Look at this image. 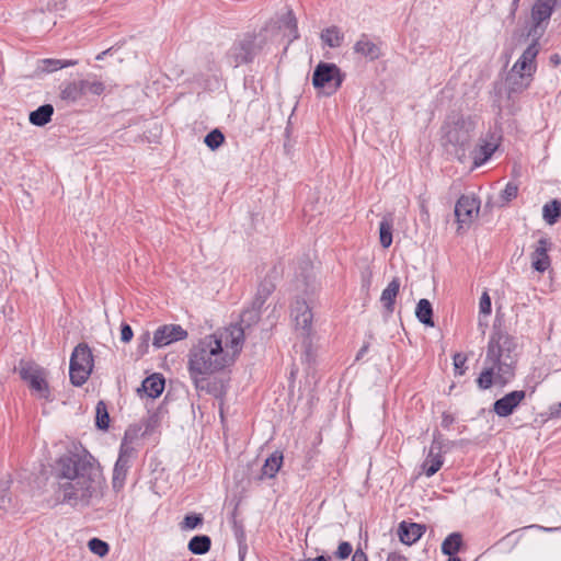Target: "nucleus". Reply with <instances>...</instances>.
<instances>
[{"instance_id": "55", "label": "nucleus", "mask_w": 561, "mask_h": 561, "mask_svg": "<svg viewBox=\"0 0 561 561\" xmlns=\"http://www.w3.org/2000/svg\"><path fill=\"white\" fill-rule=\"evenodd\" d=\"M304 561H328V560L323 556H319L317 558L307 559V560H304Z\"/></svg>"}, {"instance_id": "31", "label": "nucleus", "mask_w": 561, "mask_h": 561, "mask_svg": "<svg viewBox=\"0 0 561 561\" xmlns=\"http://www.w3.org/2000/svg\"><path fill=\"white\" fill-rule=\"evenodd\" d=\"M320 38L330 48H337L344 41V34L337 26H330L321 32Z\"/></svg>"}, {"instance_id": "39", "label": "nucleus", "mask_w": 561, "mask_h": 561, "mask_svg": "<svg viewBox=\"0 0 561 561\" xmlns=\"http://www.w3.org/2000/svg\"><path fill=\"white\" fill-rule=\"evenodd\" d=\"M224 140V134L219 129H214L206 135L204 142L209 149L216 150L222 145Z\"/></svg>"}, {"instance_id": "12", "label": "nucleus", "mask_w": 561, "mask_h": 561, "mask_svg": "<svg viewBox=\"0 0 561 561\" xmlns=\"http://www.w3.org/2000/svg\"><path fill=\"white\" fill-rule=\"evenodd\" d=\"M265 27H271L273 30V44L278 39L280 35L288 38L289 43L299 36L297 20L290 10L283 14L277 22L268 23Z\"/></svg>"}, {"instance_id": "50", "label": "nucleus", "mask_w": 561, "mask_h": 561, "mask_svg": "<svg viewBox=\"0 0 561 561\" xmlns=\"http://www.w3.org/2000/svg\"><path fill=\"white\" fill-rule=\"evenodd\" d=\"M405 560H407L405 557L399 552H390L386 559V561H405Z\"/></svg>"}, {"instance_id": "1", "label": "nucleus", "mask_w": 561, "mask_h": 561, "mask_svg": "<svg viewBox=\"0 0 561 561\" xmlns=\"http://www.w3.org/2000/svg\"><path fill=\"white\" fill-rule=\"evenodd\" d=\"M243 344L244 331L240 325L217 329L193 343L186 356V369L195 390L222 400L228 380L217 375L236 363Z\"/></svg>"}, {"instance_id": "37", "label": "nucleus", "mask_w": 561, "mask_h": 561, "mask_svg": "<svg viewBox=\"0 0 561 561\" xmlns=\"http://www.w3.org/2000/svg\"><path fill=\"white\" fill-rule=\"evenodd\" d=\"M95 424L100 430H107L110 425V415L107 407L103 401H99L95 407Z\"/></svg>"}, {"instance_id": "17", "label": "nucleus", "mask_w": 561, "mask_h": 561, "mask_svg": "<svg viewBox=\"0 0 561 561\" xmlns=\"http://www.w3.org/2000/svg\"><path fill=\"white\" fill-rule=\"evenodd\" d=\"M550 245L551 244L547 238H540L537 241L535 249L530 254L531 267L535 271L543 273L550 267L551 261L548 255Z\"/></svg>"}, {"instance_id": "6", "label": "nucleus", "mask_w": 561, "mask_h": 561, "mask_svg": "<svg viewBox=\"0 0 561 561\" xmlns=\"http://www.w3.org/2000/svg\"><path fill=\"white\" fill-rule=\"evenodd\" d=\"M93 369V355L87 344H79L75 347L69 366L70 381L73 386H82Z\"/></svg>"}, {"instance_id": "24", "label": "nucleus", "mask_w": 561, "mask_h": 561, "mask_svg": "<svg viewBox=\"0 0 561 561\" xmlns=\"http://www.w3.org/2000/svg\"><path fill=\"white\" fill-rule=\"evenodd\" d=\"M283 465V455L278 451L273 453L264 462L261 474L259 476V480H263L264 478H274L276 473L279 471Z\"/></svg>"}, {"instance_id": "22", "label": "nucleus", "mask_w": 561, "mask_h": 561, "mask_svg": "<svg viewBox=\"0 0 561 561\" xmlns=\"http://www.w3.org/2000/svg\"><path fill=\"white\" fill-rule=\"evenodd\" d=\"M533 81V78L529 77V73L526 76L514 73L508 71L505 80V85L507 87L508 95L520 93L526 90Z\"/></svg>"}, {"instance_id": "16", "label": "nucleus", "mask_w": 561, "mask_h": 561, "mask_svg": "<svg viewBox=\"0 0 561 561\" xmlns=\"http://www.w3.org/2000/svg\"><path fill=\"white\" fill-rule=\"evenodd\" d=\"M442 442L438 436L434 435L433 443L428 449L427 456L422 465V469L426 477L434 476L443 466Z\"/></svg>"}, {"instance_id": "33", "label": "nucleus", "mask_w": 561, "mask_h": 561, "mask_svg": "<svg viewBox=\"0 0 561 561\" xmlns=\"http://www.w3.org/2000/svg\"><path fill=\"white\" fill-rule=\"evenodd\" d=\"M415 316L421 323L428 327H434V322L432 319L433 308L427 299L423 298L417 302Z\"/></svg>"}, {"instance_id": "9", "label": "nucleus", "mask_w": 561, "mask_h": 561, "mask_svg": "<svg viewBox=\"0 0 561 561\" xmlns=\"http://www.w3.org/2000/svg\"><path fill=\"white\" fill-rule=\"evenodd\" d=\"M20 376L39 398L47 399L49 397V388L44 369L27 363L21 367Z\"/></svg>"}, {"instance_id": "51", "label": "nucleus", "mask_w": 561, "mask_h": 561, "mask_svg": "<svg viewBox=\"0 0 561 561\" xmlns=\"http://www.w3.org/2000/svg\"><path fill=\"white\" fill-rule=\"evenodd\" d=\"M453 422H454V417L450 414H448V413L443 414V417H442V426L443 427H446V428L449 427L453 424Z\"/></svg>"}, {"instance_id": "45", "label": "nucleus", "mask_w": 561, "mask_h": 561, "mask_svg": "<svg viewBox=\"0 0 561 561\" xmlns=\"http://www.w3.org/2000/svg\"><path fill=\"white\" fill-rule=\"evenodd\" d=\"M454 367H455V373L457 375H463L465 374V370H466V362H467V357L461 354V353H456L454 355Z\"/></svg>"}, {"instance_id": "48", "label": "nucleus", "mask_w": 561, "mask_h": 561, "mask_svg": "<svg viewBox=\"0 0 561 561\" xmlns=\"http://www.w3.org/2000/svg\"><path fill=\"white\" fill-rule=\"evenodd\" d=\"M133 335H134V333H133L130 325H128L126 323L122 324L121 341L124 343H128L131 341Z\"/></svg>"}, {"instance_id": "36", "label": "nucleus", "mask_w": 561, "mask_h": 561, "mask_svg": "<svg viewBox=\"0 0 561 561\" xmlns=\"http://www.w3.org/2000/svg\"><path fill=\"white\" fill-rule=\"evenodd\" d=\"M379 240L385 249L392 243V221L388 218H383L379 224Z\"/></svg>"}, {"instance_id": "41", "label": "nucleus", "mask_w": 561, "mask_h": 561, "mask_svg": "<svg viewBox=\"0 0 561 561\" xmlns=\"http://www.w3.org/2000/svg\"><path fill=\"white\" fill-rule=\"evenodd\" d=\"M88 546L89 549L99 557H104L108 552V545L99 538H92Z\"/></svg>"}, {"instance_id": "2", "label": "nucleus", "mask_w": 561, "mask_h": 561, "mask_svg": "<svg viewBox=\"0 0 561 561\" xmlns=\"http://www.w3.org/2000/svg\"><path fill=\"white\" fill-rule=\"evenodd\" d=\"M58 493L61 502L72 507L88 506L98 497L103 479L99 468L88 457L67 455L56 465Z\"/></svg>"}, {"instance_id": "13", "label": "nucleus", "mask_w": 561, "mask_h": 561, "mask_svg": "<svg viewBox=\"0 0 561 561\" xmlns=\"http://www.w3.org/2000/svg\"><path fill=\"white\" fill-rule=\"evenodd\" d=\"M188 336L187 331L180 324H164L153 333L152 344L157 348L183 341Z\"/></svg>"}, {"instance_id": "29", "label": "nucleus", "mask_w": 561, "mask_h": 561, "mask_svg": "<svg viewBox=\"0 0 561 561\" xmlns=\"http://www.w3.org/2000/svg\"><path fill=\"white\" fill-rule=\"evenodd\" d=\"M54 107L50 104H44L30 113L28 121L34 126H45L51 121Z\"/></svg>"}, {"instance_id": "8", "label": "nucleus", "mask_w": 561, "mask_h": 561, "mask_svg": "<svg viewBox=\"0 0 561 561\" xmlns=\"http://www.w3.org/2000/svg\"><path fill=\"white\" fill-rule=\"evenodd\" d=\"M501 144V135L496 131H489L479 139L478 145L471 151L473 168L483 165L497 150Z\"/></svg>"}, {"instance_id": "53", "label": "nucleus", "mask_w": 561, "mask_h": 561, "mask_svg": "<svg viewBox=\"0 0 561 561\" xmlns=\"http://www.w3.org/2000/svg\"><path fill=\"white\" fill-rule=\"evenodd\" d=\"M111 50H112V48H108V49H106V50L101 51L99 55H96V57H95V58H96V60H103V59H104V57H105L107 54H110V53H111Z\"/></svg>"}, {"instance_id": "18", "label": "nucleus", "mask_w": 561, "mask_h": 561, "mask_svg": "<svg viewBox=\"0 0 561 561\" xmlns=\"http://www.w3.org/2000/svg\"><path fill=\"white\" fill-rule=\"evenodd\" d=\"M354 53L373 61L381 56V48L379 44L363 34L354 45Z\"/></svg>"}, {"instance_id": "47", "label": "nucleus", "mask_w": 561, "mask_h": 561, "mask_svg": "<svg viewBox=\"0 0 561 561\" xmlns=\"http://www.w3.org/2000/svg\"><path fill=\"white\" fill-rule=\"evenodd\" d=\"M352 550H353V548H352L351 543L347 541H343L339 545L335 556H336V558L344 560L350 557V554L352 553Z\"/></svg>"}, {"instance_id": "11", "label": "nucleus", "mask_w": 561, "mask_h": 561, "mask_svg": "<svg viewBox=\"0 0 561 561\" xmlns=\"http://www.w3.org/2000/svg\"><path fill=\"white\" fill-rule=\"evenodd\" d=\"M290 316L295 323V329L299 331L302 336H309L312 331L313 314L307 301L296 299L291 306Z\"/></svg>"}, {"instance_id": "42", "label": "nucleus", "mask_w": 561, "mask_h": 561, "mask_svg": "<svg viewBox=\"0 0 561 561\" xmlns=\"http://www.w3.org/2000/svg\"><path fill=\"white\" fill-rule=\"evenodd\" d=\"M137 456V446L127 444L126 442L121 443L118 457L127 459L133 462Z\"/></svg>"}, {"instance_id": "7", "label": "nucleus", "mask_w": 561, "mask_h": 561, "mask_svg": "<svg viewBox=\"0 0 561 561\" xmlns=\"http://www.w3.org/2000/svg\"><path fill=\"white\" fill-rule=\"evenodd\" d=\"M344 80L341 69L331 62H320L312 75V84L317 89H327V94L336 92Z\"/></svg>"}, {"instance_id": "56", "label": "nucleus", "mask_w": 561, "mask_h": 561, "mask_svg": "<svg viewBox=\"0 0 561 561\" xmlns=\"http://www.w3.org/2000/svg\"><path fill=\"white\" fill-rule=\"evenodd\" d=\"M54 24H55V21H50V20H49V21H47V23H46V25H45V28H49V27H51V25H54Z\"/></svg>"}, {"instance_id": "21", "label": "nucleus", "mask_w": 561, "mask_h": 561, "mask_svg": "<svg viewBox=\"0 0 561 561\" xmlns=\"http://www.w3.org/2000/svg\"><path fill=\"white\" fill-rule=\"evenodd\" d=\"M264 305V299L261 297H255L252 307L250 309L244 310L240 316V322L234 323L233 325H240L243 331L249 328L252 323H256L260 320L261 309Z\"/></svg>"}, {"instance_id": "15", "label": "nucleus", "mask_w": 561, "mask_h": 561, "mask_svg": "<svg viewBox=\"0 0 561 561\" xmlns=\"http://www.w3.org/2000/svg\"><path fill=\"white\" fill-rule=\"evenodd\" d=\"M525 398L524 390L511 391L493 403V412L500 417H507L514 413Z\"/></svg>"}, {"instance_id": "58", "label": "nucleus", "mask_w": 561, "mask_h": 561, "mask_svg": "<svg viewBox=\"0 0 561 561\" xmlns=\"http://www.w3.org/2000/svg\"><path fill=\"white\" fill-rule=\"evenodd\" d=\"M448 561H461L458 557L451 556Z\"/></svg>"}, {"instance_id": "49", "label": "nucleus", "mask_w": 561, "mask_h": 561, "mask_svg": "<svg viewBox=\"0 0 561 561\" xmlns=\"http://www.w3.org/2000/svg\"><path fill=\"white\" fill-rule=\"evenodd\" d=\"M272 290L273 286L271 284L261 285L257 290L256 297H261V299H264L265 301L266 298L271 295Z\"/></svg>"}, {"instance_id": "38", "label": "nucleus", "mask_w": 561, "mask_h": 561, "mask_svg": "<svg viewBox=\"0 0 561 561\" xmlns=\"http://www.w3.org/2000/svg\"><path fill=\"white\" fill-rule=\"evenodd\" d=\"M144 432L140 425L131 424L125 431L124 437L122 442H126L127 444L138 446L140 438L142 437Z\"/></svg>"}, {"instance_id": "25", "label": "nucleus", "mask_w": 561, "mask_h": 561, "mask_svg": "<svg viewBox=\"0 0 561 561\" xmlns=\"http://www.w3.org/2000/svg\"><path fill=\"white\" fill-rule=\"evenodd\" d=\"M78 81L84 98L88 95L100 96L105 92V83L99 80L95 76Z\"/></svg>"}, {"instance_id": "27", "label": "nucleus", "mask_w": 561, "mask_h": 561, "mask_svg": "<svg viewBox=\"0 0 561 561\" xmlns=\"http://www.w3.org/2000/svg\"><path fill=\"white\" fill-rule=\"evenodd\" d=\"M78 64L77 60H62V59H41L37 64V71L42 73H50L57 71L62 68L76 66Z\"/></svg>"}, {"instance_id": "5", "label": "nucleus", "mask_w": 561, "mask_h": 561, "mask_svg": "<svg viewBox=\"0 0 561 561\" xmlns=\"http://www.w3.org/2000/svg\"><path fill=\"white\" fill-rule=\"evenodd\" d=\"M272 32L271 27H263L259 33H248L236 41L227 53L229 65L239 67L252 62L256 56L268 51L273 45Z\"/></svg>"}, {"instance_id": "19", "label": "nucleus", "mask_w": 561, "mask_h": 561, "mask_svg": "<svg viewBox=\"0 0 561 561\" xmlns=\"http://www.w3.org/2000/svg\"><path fill=\"white\" fill-rule=\"evenodd\" d=\"M553 0H537L531 9V20L534 23V32L540 27L543 22H547L553 12Z\"/></svg>"}, {"instance_id": "44", "label": "nucleus", "mask_w": 561, "mask_h": 561, "mask_svg": "<svg viewBox=\"0 0 561 561\" xmlns=\"http://www.w3.org/2000/svg\"><path fill=\"white\" fill-rule=\"evenodd\" d=\"M8 492L9 486L7 484L0 489V510L4 512L13 508L12 499Z\"/></svg>"}, {"instance_id": "43", "label": "nucleus", "mask_w": 561, "mask_h": 561, "mask_svg": "<svg viewBox=\"0 0 561 561\" xmlns=\"http://www.w3.org/2000/svg\"><path fill=\"white\" fill-rule=\"evenodd\" d=\"M518 194V185L513 182H508L505 186V188L501 193V199L504 203H510L511 201L515 199Z\"/></svg>"}, {"instance_id": "26", "label": "nucleus", "mask_w": 561, "mask_h": 561, "mask_svg": "<svg viewBox=\"0 0 561 561\" xmlns=\"http://www.w3.org/2000/svg\"><path fill=\"white\" fill-rule=\"evenodd\" d=\"M142 390L150 398H158L164 389V379L159 374H153L142 381Z\"/></svg>"}, {"instance_id": "40", "label": "nucleus", "mask_w": 561, "mask_h": 561, "mask_svg": "<svg viewBox=\"0 0 561 561\" xmlns=\"http://www.w3.org/2000/svg\"><path fill=\"white\" fill-rule=\"evenodd\" d=\"M203 524V516L201 514H188L180 524L182 530H192Z\"/></svg>"}, {"instance_id": "10", "label": "nucleus", "mask_w": 561, "mask_h": 561, "mask_svg": "<svg viewBox=\"0 0 561 561\" xmlns=\"http://www.w3.org/2000/svg\"><path fill=\"white\" fill-rule=\"evenodd\" d=\"M480 201L474 195H461L455 206L456 220L459 229L469 226L478 217Z\"/></svg>"}, {"instance_id": "14", "label": "nucleus", "mask_w": 561, "mask_h": 561, "mask_svg": "<svg viewBox=\"0 0 561 561\" xmlns=\"http://www.w3.org/2000/svg\"><path fill=\"white\" fill-rule=\"evenodd\" d=\"M539 53L538 41L535 39L516 60L510 71L533 78L536 71V57Z\"/></svg>"}, {"instance_id": "57", "label": "nucleus", "mask_w": 561, "mask_h": 561, "mask_svg": "<svg viewBox=\"0 0 561 561\" xmlns=\"http://www.w3.org/2000/svg\"><path fill=\"white\" fill-rule=\"evenodd\" d=\"M366 350H367V346H364V347L359 351V353H358V355H357V358H358L359 356H362V355L366 352Z\"/></svg>"}, {"instance_id": "30", "label": "nucleus", "mask_w": 561, "mask_h": 561, "mask_svg": "<svg viewBox=\"0 0 561 561\" xmlns=\"http://www.w3.org/2000/svg\"><path fill=\"white\" fill-rule=\"evenodd\" d=\"M79 81H71L60 89V99L67 103H77L83 99Z\"/></svg>"}, {"instance_id": "52", "label": "nucleus", "mask_w": 561, "mask_h": 561, "mask_svg": "<svg viewBox=\"0 0 561 561\" xmlns=\"http://www.w3.org/2000/svg\"><path fill=\"white\" fill-rule=\"evenodd\" d=\"M352 561H367V557L362 550H356L353 554Z\"/></svg>"}, {"instance_id": "20", "label": "nucleus", "mask_w": 561, "mask_h": 561, "mask_svg": "<svg viewBox=\"0 0 561 561\" xmlns=\"http://www.w3.org/2000/svg\"><path fill=\"white\" fill-rule=\"evenodd\" d=\"M425 531V526L416 523L402 522L399 525L398 535L404 545H413Z\"/></svg>"}, {"instance_id": "4", "label": "nucleus", "mask_w": 561, "mask_h": 561, "mask_svg": "<svg viewBox=\"0 0 561 561\" xmlns=\"http://www.w3.org/2000/svg\"><path fill=\"white\" fill-rule=\"evenodd\" d=\"M478 119L474 116H448L442 126V145L455 153L459 161L467 157V150L476 134Z\"/></svg>"}, {"instance_id": "34", "label": "nucleus", "mask_w": 561, "mask_h": 561, "mask_svg": "<svg viewBox=\"0 0 561 561\" xmlns=\"http://www.w3.org/2000/svg\"><path fill=\"white\" fill-rule=\"evenodd\" d=\"M542 217L548 225H554L561 217V202L553 199L542 207Z\"/></svg>"}, {"instance_id": "46", "label": "nucleus", "mask_w": 561, "mask_h": 561, "mask_svg": "<svg viewBox=\"0 0 561 561\" xmlns=\"http://www.w3.org/2000/svg\"><path fill=\"white\" fill-rule=\"evenodd\" d=\"M480 313L489 316L491 313V298L486 291H484L479 302Z\"/></svg>"}, {"instance_id": "54", "label": "nucleus", "mask_w": 561, "mask_h": 561, "mask_svg": "<svg viewBox=\"0 0 561 561\" xmlns=\"http://www.w3.org/2000/svg\"><path fill=\"white\" fill-rule=\"evenodd\" d=\"M533 527H538L539 529H542V530L549 531V533L556 531V530L559 529V528H556V527H541V526H536V525L530 526V528H533Z\"/></svg>"}, {"instance_id": "28", "label": "nucleus", "mask_w": 561, "mask_h": 561, "mask_svg": "<svg viewBox=\"0 0 561 561\" xmlns=\"http://www.w3.org/2000/svg\"><path fill=\"white\" fill-rule=\"evenodd\" d=\"M131 466V461L118 457L113 470V488L119 490L124 486L127 472Z\"/></svg>"}, {"instance_id": "32", "label": "nucleus", "mask_w": 561, "mask_h": 561, "mask_svg": "<svg viewBox=\"0 0 561 561\" xmlns=\"http://www.w3.org/2000/svg\"><path fill=\"white\" fill-rule=\"evenodd\" d=\"M462 546V536L460 533H451L442 543V552L446 556H455Z\"/></svg>"}, {"instance_id": "3", "label": "nucleus", "mask_w": 561, "mask_h": 561, "mask_svg": "<svg viewBox=\"0 0 561 561\" xmlns=\"http://www.w3.org/2000/svg\"><path fill=\"white\" fill-rule=\"evenodd\" d=\"M516 343L512 336L502 331H494L488 344L483 369L477 379L481 390L490 389L493 385L504 387L515 376Z\"/></svg>"}, {"instance_id": "23", "label": "nucleus", "mask_w": 561, "mask_h": 561, "mask_svg": "<svg viewBox=\"0 0 561 561\" xmlns=\"http://www.w3.org/2000/svg\"><path fill=\"white\" fill-rule=\"evenodd\" d=\"M400 290L399 278H393L388 286L382 290L380 296V302L388 313H392L394 310L396 298Z\"/></svg>"}, {"instance_id": "35", "label": "nucleus", "mask_w": 561, "mask_h": 561, "mask_svg": "<svg viewBox=\"0 0 561 561\" xmlns=\"http://www.w3.org/2000/svg\"><path fill=\"white\" fill-rule=\"evenodd\" d=\"M210 538L206 535L194 536L188 542V550L194 554H205L210 549Z\"/></svg>"}]
</instances>
